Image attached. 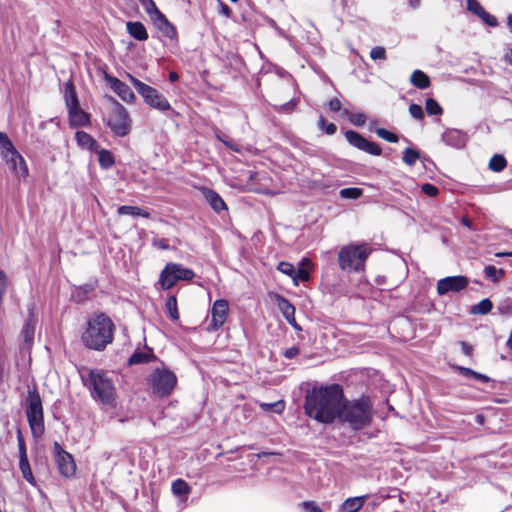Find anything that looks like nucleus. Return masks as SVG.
I'll list each match as a JSON object with an SVG mask.
<instances>
[{
    "instance_id": "f257e3e1",
    "label": "nucleus",
    "mask_w": 512,
    "mask_h": 512,
    "mask_svg": "<svg viewBox=\"0 0 512 512\" xmlns=\"http://www.w3.org/2000/svg\"><path fill=\"white\" fill-rule=\"evenodd\" d=\"M344 398L340 385L313 388L306 396L305 413L318 422L330 424L338 417Z\"/></svg>"
},
{
    "instance_id": "f03ea898",
    "label": "nucleus",
    "mask_w": 512,
    "mask_h": 512,
    "mask_svg": "<svg viewBox=\"0 0 512 512\" xmlns=\"http://www.w3.org/2000/svg\"><path fill=\"white\" fill-rule=\"evenodd\" d=\"M337 419L355 431L369 426L373 420V403L370 397L362 395L354 400L343 398Z\"/></svg>"
},
{
    "instance_id": "7ed1b4c3",
    "label": "nucleus",
    "mask_w": 512,
    "mask_h": 512,
    "mask_svg": "<svg viewBox=\"0 0 512 512\" xmlns=\"http://www.w3.org/2000/svg\"><path fill=\"white\" fill-rule=\"evenodd\" d=\"M114 324L104 313H94L87 321L82 335L83 344L92 350L102 351L113 341Z\"/></svg>"
},
{
    "instance_id": "20e7f679",
    "label": "nucleus",
    "mask_w": 512,
    "mask_h": 512,
    "mask_svg": "<svg viewBox=\"0 0 512 512\" xmlns=\"http://www.w3.org/2000/svg\"><path fill=\"white\" fill-rule=\"evenodd\" d=\"M91 396L107 406H115V387L108 374L101 370H90L87 378H83Z\"/></svg>"
},
{
    "instance_id": "39448f33",
    "label": "nucleus",
    "mask_w": 512,
    "mask_h": 512,
    "mask_svg": "<svg viewBox=\"0 0 512 512\" xmlns=\"http://www.w3.org/2000/svg\"><path fill=\"white\" fill-rule=\"evenodd\" d=\"M370 252L367 244L343 246L338 253L340 269L349 273L363 271Z\"/></svg>"
},
{
    "instance_id": "423d86ee",
    "label": "nucleus",
    "mask_w": 512,
    "mask_h": 512,
    "mask_svg": "<svg viewBox=\"0 0 512 512\" xmlns=\"http://www.w3.org/2000/svg\"><path fill=\"white\" fill-rule=\"evenodd\" d=\"M26 417L35 439H39L44 435V412L42 400L36 388L29 389L26 398Z\"/></svg>"
},
{
    "instance_id": "0eeeda50",
    "label": "nucleus",
    "mask_w": 512,
    "mask_h": 512,
    "mask_svg": "<svg viewBox=\"0 0 512 512\" xmlns=\"http://www.w3.org/2000/svg\"><path fill=\"white\" fill-rule=\"evenodd\" d=\"M64 100L68 111L69 123L72 127H83L90 123L89 114L81 109L78 96L72 81L65 83Z\"/></svg>"
},
{
    "instance_id": "6e6552de",
    "label": "nucleus",
    "mask_w": 512,
    "mask_h": 512,
    "mask_svg": "<svg viewBox=\"0 0 512 512\" xmlns=\"http://www.w3.org/2000/svg\"><path fill=\"white\" fill-rule=\"evenodd\" d=\"M195 277L193 270L181 264L169 262L160 273L159 284L163 290L171 289L178 281H191Z\"/></svg>"
},
{
    "instance_id": "1a4fd4ad",
    "label": "nucleus",
    "mask_w": 512,
    "mask_h": 512,
    "mask_svg": "<svg viewBox=\"0 0 512 512\" xmlns=\"http://www.w3.org/2000/svg\"><path fill=\"white\" fill-rule=\"evenodd\" d=\"M150 387L154 394L167 396L174 389L177 383L175 374L166 369H155L149 378Z\"/></svg>"
},
{
    "instance_id": "9d476101",
    "label": "nucleus",
    "mask_w": 512,
    "mask_h": 512,
    "mask_svg": "<svg viewBox=\"0 0 512 512\" xmlns=\"http://www.w3.org/2000/svg\"><path fill=\"white\" fill-rule=\"evenodd\" d=\"M131 82L137 92L144 98V101L151 107L159 111H167L171 108L168 100L155 88L141 82L133 76H130Z\"/></svg>"
},
{
    "instance_id": "9b49d317",
    "label": "nucleus",
    "mask_w": 512,
    "mask_h": 512,
    "mask_svg": "<svg viewBox=\"0 0 512 512\" xmlns=\"http://www.w3.org/2000/svg\"><path fill=\"white\" fill-rule=\"evenodd\" d=\"M107 125L117 136H125L129 133L131 125L127 110L116 100H113Z\"/></svg>"
},
{
    "instance_id": "f8f14e48",
    "label": "nucleus",
    "mask_w": 512,
    "mask_h": 512,
    "mask_svg": "<svg viewBox=\"0 0 512 512\" xmlns=\"http://www.w3.org/2000/svg\"><path fill=\"white\" fill-rule=\"evenodd\" d=\"M54 458L61 475L71 477L75 474L76 465L71 454L66 452L58 442H54Z\"/></svg>"
},
{
    "instance_id": "ddd939ff",
    "label": "nucleus",
    "mask_w": 512,
    "mask_h": 512,
    "mask_svg": "<svg viewBox=\"0 0 512 512\" xmlns=\"http://www.w3.org/2000/svg\"><path fill=\"white\" fill-rule=\"evenodd\" d=\"M210 313L211 321L207 329L208 331H217L225 324L227 320L229 314L228 301L225 299L216 300L212 305Z\"/></svg>"
},
{
    "instance_id": "4468645a",
    "label": "nucleus",
    "mask_w": 512,
    "mask_h": 512,
    "mask_svg": "<svg viewBox=\"0 0 512 512\" xmlns=\"http://www.w3.org/2000/svg\"><path fill=\"white\" fill-rule=\"evenodd\" d=\"M346 140L350 145L353 147L367 152L370 155L373 156H380L381 155V148L374 142H371L364 138L361 134H359L356 131L348 130L345 132Z\"/></svg>"
},
{
    "instance_id": "2eb2a0df",
    "label": "nucleus",
    "mask_w": 512,
    "mask_h": 512,
    "mask_svg": "<svg viewBox=\"0 0 512 512\" xmlns=\"http://www.w3.org/2000/svg\"><path fill=\"white\" fill-rule=\"evenodd\" d=\"M468 278L462 275L449 276L437 282V293L442 296L449 292H460L468 286Z\"/></svg>"
},
{
    "instance_id": "dca6fc26",
    "label": "nucleus",
    "mask_w": 512,
    "mask_h": 512,
    "mask_svg": "<svg viewBox=\"0 0 512 512\" xmlns=\"http://www.w3.org/2000/svg\"><path fill=\"white\" fill-rule=\"evenodd\" d=\"M105 80L111 90H113L123 101L127 103L134 101L135 95L127 84L108 74L105 75Z\"/></svg>"
},
{
    "instance_id": "f3484780",
    "label": "nucleus",
    "mask_w": 512,
    "mask_h": 512,
    "mask_svg": "<svg viewBox=\"0 0 512 512\" xmlns=\"http://www.w3.org/2000/svg\"><path fill=\"white\" fill-rule=\"evenodd\" d=\"M467 10L490 27H495L498 24L496 17L489 14L478 0H467Z\"/></svg>"
},
{
    "instance_id": "a211bd4d",
    "label": "nucleus",
    "mask_w": 512,
    "mask_h": 512,
    "mask_svg": "<svg viewBox=\"0 0 512 512\" xmlns=\"http://www.w3.org/2000/svg\"><path fill=\"white\" fill-rule=\"evenodd\" d=\"M442 140L446 145L456 149H461L465 147L467 143V135L458 129H447L442 134Z\"/></svg>"
},
{
    "instance_id": "6ab92c4d",
    "label": "nucleus",
    "mask_w": 512,
    "mask_h": 512,
    "mask_svg": "<svg viewBox=\"0 0 512 512\" xmlns=\"http://www.w3.org/2000/svg\"><path fill=\"white\" fill-rule=\"evenodd\" d=\"M156 29L162 34L163 37L174 40L176 38V29L172 23L169 22L167 17L161 13L151 20Z\"/></svg>"
},
{
    "instance_id": "aec40b11",
    "label": "nucleus",
    "mask_w": 512,
    "mask_h": 512,
    "mask_svg": "<svg viewBox=\"0 0 512 512\" xmlns=\"http://www.w3.org/2000/svg\"><path fill=\"white\" fill-rule=\"evenodd\" d=\"M0 151L4 160H24L4 132H0Z\"/></svg>"
},
{
    "instance_id": "412c9836",
    "label": "nucleus",
    "mask_w": 512,
    "mask_h": 512,
    "mask_svg": "<svg viewBox=\"0 0 512 512\" xmlns=\"http://www.w3.org/2000/svg\"><path fill=\"white\" fill-rule=\"evenodd\" d=\"M127 32L130 34L131 37L138 41H145L148 39V33L145 28V26L139 22H127L126 24Z\"/></svg>"
},
{
    "instance_id": "4be33fe9",
    "label": "nucleus",
    "mask_w": 512,
    "mask_h": 512,
    "mask_svg": "<svg viewBox=\"0 0 512 512\" xmlns=\"http://www.w3.org/2000/svg\"><path fill=\"white\" fill-rule=\"evenodd\" d=\"M203 194L205 199L215 212L220 213L221 211L227 209L225 202L216 192L209 189H205L203 191Z\"/></svg>"
},
{
    "instance_id": "5701e85b",
    "label": "nucleus",
    "mask_w": 512,
    "mask_h": 512,
    "mask_svg": "<svg viewBox=\"0 0 512 512\" xmlns=\"http://www.w3.org/2000/svg\"><path fill=\"white\" fill-rule=\"evenodd\" d=\"M367 498H368V495H363V496H359V497H352V498L346 499L341 506L342 512H357V511H359L363 507Z\"/></svg>"
},
{
    "instance_id": "b1692460",
    "label": "nucleus",
    "mask_w": 512,
    "mask_h": 512,
    "mask_svg": "<svg viewBox=\"0 0 512 512\" xmlns=\"http://www.w3.org/2000/svg\"><path fill=\"white\" fill-rule=\"evenodd\" d=\"M76 141L80 147L89 151H96L98 148L97 142L86 132L77 131L75 134Z\"/></svg>"
},
{
    "instance_id": "393cba45",
    "label": "nucleus",
    "mask_w": 512,
    "mask_h": 512,
    "mask_svg": "<svg viewBox=\"0 0 512 512\" xmlns=\"http://www.w3.org/2000/svg\"><path fill=\"white\" fill-rule=\"evenodd\" d=\"M118 215H130L132 217L149 218L150 212L138 206L122 205L117 209Z\"/></svg>"
},
{
    "instance_id": "a878e982",
    "label": "nucleus",
    "mask_w": 512,
    "mask_h": 512,
    "mask_svg": "<svg viewBox=\"0 0 512 512\" xmlns=\"http://www.w3.org/2000/svg\"><path fill=\"white\" fill-rule=\"evenodd\" d=\"M154 358L155 355L151 349H148L147 351H136L130 356L128 363L129 365L143 364L150 362Z\"/></svg>"
},
{
    "instance_id": "bb28decb",
    "label": "nucleus",
    "mask_w": 512,
    "mask_h": 512,
    "mask_svg": "<svg viewBox=\"0 0 512 512\" xmlns=\"http://www.w3.org/2000/svg\"><path fill=\"white\" fill-rule=\"evenodd\" d=\"M454 369L461 374L462 376L466 378H473L476 381H479L481 383H488L490 381V378L482 373L476 372L472 370L471 368L463 367V366H455Z\"/></svg>"
},
{
    "instance_id": "cd10ccee",
    "label": "nucleus",
    "mask_w": 512,
    "mask_h": 512,
    "mask_svg": "<svg viewBox=\"0 0 512 512\" xmlns=\"http://www.w3.org/2000/svg\"><path fill=\"white\" fill-rule=\"evenodd\" d=\"M412 85L419 89H426L430 86L429 77L421 70H415L410 76Z\"/></svg>"
},
{
    "instance_id": "c85d7f7f",
    "label": "nucleus",
    "mask_w": 512,
    "mask_h": 512,
    "mask_svg": "<svg viewBox=\"0 0 512 512\" xmlns=\"http://www.w3.org/2000/svg\"><path fill=\"white\" fill-rule=\"evenodd\" d=\"M310 265V260L307 258H303L300 262V267L296 270L295 274L292 277L295 284L298 283V281H307L309 279V272L306 269L307 266Z\"/></svg>"
},
{
    "instance_id": "c756f323",
    "label": "nucleus",
    "mask_w": 512,
    "mask_h": 512,
    "mask_svg": "<svg viewBox=\"0 0 512 512\" xmlns=\"http://www.w3.org/2000/svg\"><path fill=\"white\" fill-rule=\"evenodd\" d=\"M19 468L23 478L32 485H35V478L30 467L28 457L19 458Z\"/></svg>"
},
{
    "instance_id": "7c9ffc66",
    "label": "nucleus",
    "mask_w": 512,
    "mask_h": 512,
    "mask_svg": "<svg viewBox=\"0 0 512 512\" xmlns=\"http://www.w3.org/2000/svg\"><path fill=\"white\" fill-rule=\"evenodd\" d=\"M492 308L493 303L491 302V300L485 298L476 305L472 306L471 313L474 315H486L492 310Z\"/></svg>"
},
{
    "instance_id": "2f4dec72",
    "label": "nucleus",
    "mask_w": 512,
    "mask_h": 512,
    "mask_svg": "<svg viewBox=\"0 0 512 512\" xmlns=\"http://www.w3.org/2000/svg\"><path fill=\"white\" fill-rule=\"evenodd\" d=\"M277 304L285 319L295 315V307L283 296H277Z\"/></svg>"
},
{
    "instance_id": "473e14b6",
    "label": "nucleus",
    "mask_w": 512,
    "mask_h": 512,
    "mask_svg": "<svg viewBox=\"0 0 512 512\" xmlns=\"http://www.w3.org/2000/svg\"><path fill=\"white\" fill-rule=\"evenodd\" d=\"M484 274L488 279L496 283L504 277L505 271L503 269H498L493 265H488L484 268Z\"/></svg>"
},
{
    "instance_id": "72a5a7b5",
    "label": "nucleus",
    "mask_w": 512,
    "mask_h": 512,
    "mask_svg": "<svg viewBox=\"0 0 512 512\" xmlns=\"http://www.w3.org/2000/svg\"><path fill=\"white\" fill-rule=\"evenodd\" d=\"M343 115H345L348 118V120L355 126H363L366 123V116L363 113H354L350 112L347 109H344Z\"/></svg>"
},
{
    "instance_id": "f704fd0d",
    "label": "nucleus",
    "mask_w": 512,
    "mask_h": 512,
    "mask_svg": "<svg viewBox=\"0 0 512 512\" xmlns=\"http://www.w3.org/2000/svg\"><path fill=\"white\" fill-rule=\"evenodd\" d=\"M425 110L430 116H439L443 113V108L433 98H428L425 102Z\"/></svg>"
},
{
    "instance_id": "c9c22d12",
    "label": "nucleus",
    "mask_w": 512,
    "mask_h": 512,
    "mask_svg": "<svg viewBox=\"0 0 512 512\" xmlns=\"http://www.w3.org/2000/svg\"><path fill=\"white\" fill-rule=\"evenodd\" d=\"M165 306L170 318L174 321H177L179 319L177 298L173 295L169 296Z\"/></svg>"
},
{
    "instance_id": "e433bc0d",
    "label": "nucleus",
    "mask_w": 512,
    "mask_h": 512,
    "mask_svg": "<svg viewBox=\"0 0 512 512\" xmlns=\"http://www.w3.org/2000/svg\"><path fill=\"white\" fill-rule=\"evenodd\" d=\"M172 492L177 496L187 495L190 492L189 485L182 479H177L172 483Z\"/></svg>"
},
{
    "instance_id": "4c0bfd02",
    "label": "nucleus",
    "mask_w": 512,
    "mask_h": 512,
    "mask_svg": "<svg viewBox=\"0 0 512 512\" xmlns=\"http://www.w3.org/2000/svg\"><path fill=\"white\" fill-rule=\"evenodd\" d=\"M260 407L263 411H267V412L272 411L277 414H280L283 412V410L285 408V403L282 400L276 401L273 403H260Z\"/></svg>"
},
{
    "instance_id": "58836bf2",
    "label": "nucleus",
    "mask_w": 512,
    "mask_h": 512,
    "mask_svg": "<svg viewBox=\"0 0 512 512\" xmlns=\"http://www.w3.org/2000/svg\"><path fill=\"white\" fill-rule=\"evenodd\" d=\"M363 191L360 188L350 187L341 189L339 195L343 199H358L362 195Z\"/></svg>"
},
{
    "instance_id": "ea45409f",
    "label": "nucleus",
    "mask_w": 512,
    "mask_h": 512,
    "mask_svg": "<svg viewBox=\"0 0 512 512\" xmlns=\"http://www.w3.org/2000/svg\"><path fill=\"white\" fill-rule=\"evenodd\" d=\"M145 12L148 14L150 20L161 14L162 12L157 8L153 0H147L141 4Z\"/></svg>"
},
{
    "instance_id": "a19ab883",
    "label": "nucleus",
    "mask_w": 512,
    "mask_h": 512,
    "mask_svg": "<svg viewBox=\"0 0 512 512\" xmlns=\"http://www.w3.org/2000/svg\"><path fill=\"white\" fill-rule=\"evenodd\" d=\"M11 169L19 178H26L28 175V167L26 162H11Z\"/></svg>"
},
{
    "instance_id": "79ce46f5",
    "label": "nucleus",
    "mask_w": 512,
    "mask_h": 512,
    "mask_svg": "<svg viewBox=\"0 0 512 512\" xmlns=\"http://www.w3.org/2000/svg\"><path fill=\"white\" fill-rule=\"evenodd\" d=\"M375 132L377 136L388 142L395 143L398 141V136L395 133L388 131L384 128H377Z\"/></svg>"
},
{
    "instance_id": "37998d69",
    "label": "nucleus",
    "mask_w": 512,
    "mask_h": 512,
    "mask_svg": "<svg viewBox=\"0 0 512 512\" xmlns=\"http://www.w3.org/2000/svg\"><path fill=\"white\" fill-rule=\"evenodd\" d=\"M422 153L420 150L409 147L404 150L403 158L402 160L408 161V160H418L422 158Z\"/></svg>"
},
{
    "instance_id": "c03bdc74",
    "label": "nucleus",
    "mask_w": 512,
    "mask_h": 512,
    "mask_svg": "<svg viewBox=\"0 0 512 512\" xmlns=\"http://www.w3.org/2000/svg\"><path fill=\"white\" fill-rule=\"evenodd\" d=\"M409 113L411 117L414 118L415 120L421 121L424 119V111L422 107L418 104H411L409 106Z\"/></svg>"
},
{
    "instance_id": "a18cd8bd",
    "label": "nucleus",
    "mask_w": 512,
    "mask_h": 512,
    "mask_svg": "<svg viewBox=\"0 0 512 512\" xmlns=\"http://www.w3.org/2000/svg\"><path fill=\"white\" fill-rule=\"evenodd\" d=\"M278 270L280 272H282L283 274L290 276L291 278L295 274V267L291 263L286 262V261H281L278 264Z\"/></svg>"
},
{
    "instance_id": "49530a36",
    "label": "nucleus",
    "mask_w": 512,
    "mask_h": 512,
    "mask_svg": "<svg viewBox=\"0 0 512 512\" xmlns=\"http://www.w3.org/2000/svg\"><path fill=\"white\" fill-rule=\"evenodd\" d=\"M17 442H18L19 458L28 457L24 437L20 430H17Z\"/></svg>"
},
{
    "instance_id": "de8ad7c7",
    "label": "nucleus",
    "mask_w": 512,
    "mask_h": 512,
    "mask_svg": "<svg viewBox=\"0 0 512 512\" xmlns=\"http://www.w3.org/2000/svg\"><path fill=\"white\" fill-rule=\"evenodd\" d=\"M319 127L328 135H333L337 130V127L335 124H333V123L327 124L325 119L322 116L319 118Z\"/></svg>"
},
{
    "instance_id": "09e8293b",
    "label": "nucleus",
    "mask_w": 512,
    "mask_h": 512,
    "mask_svg": "<svg viewBox=\"0 0 512 512\" xmlns=\"http://www.w3.org/2000/svg\"><path fill=\"white\" fill-rule=\"evenodd\" d=\"M370 57L373 60L385 59L386 58V50L381 46H376L371 49Z\"/></svg>"
},
{
    "instance_id": "8fccbe9b",
    "label": "nucleus",
    "mask_w": 512,
    "mask_h": 512,
    "mask_svg": "<svg viewBox=\"0 0 512 512\" xmlns=\"http://www.w3.org/2000/svg\"><path fill=\"white\" fill-rule=\"evenodd\" d=\"M421 191L426 194L427 196H430V197H435L438 195L439 193V190L436 186L432 185V184H429V183H425L421 186Z\"/></svg>"
},
{
    "instance_id": "3c124183",
    "label": "nucleus",
    "mask_w": 512,
    "mask_h": 512,
    "mask_svg": "<svg viewBox=\"0 0 512 512\" xmlns=\"http://www.w3.org/2000/svg\"><path fill=\"white\" fill-rule=\"evenodd\" d=\"M152 245L160 250H169L170 249L168 240L165 238H157V237L153 238Z\"/></svg>"
},
{
    "instance_id": "603ef678",
    "label": "nucleus",
    "mask_w": 512,
    "mask_h": 512,
    "mask_svg": "<svg viewBox=\"0 0 512 512\" xmlns=\"http://www.w3.org/2000/svg\"><path fill=\"white\" fill-rule=\"evenodd\" d=\"M301 506L306 512H323L322 509L314 501L302 502Z\"/></svg>"
},
{
    "instance_id": "864d4df0",
    "label": "nucleus",
    "mask_w": 512,
    "mask_h": 512,
    "mask_svg": "<svg viewBox=\"0 0 512 512\" xmlns=\"http://www.w3.org/2000/svg\"><path fill=\"white\" fill-rule=\"evenodd\" d=\"M23 334H24V339H25V342H30L33 340V336H34V328L33 326L31 325L30 322H27L25 325H24V328H23Z\"/></svg>"
},
{
    "instance_id": "5fc2aeb1",
    "label": "nucleus",
    "mask_w": 512,
    "mask_h": 512,
    "mask_svg": "<svg viewBox=\"0 0 512 512\" xmlns=\"http://www.w3.org/2000/svg\"><path fill=\"white\" fill-rule=\"evenodd\" d=\"M507 162H489V168L494 172H501L506 167Z\"/></svg>"
},
{
    "instance_id": "6e6d98bb",
    "label": "nucleus",
    "mask_w": 512,
    "mask_h": 512,
    "mask_svg": "<svg viewBox=\"0 0 512 512\" xmlns=\"http://www.w3.org/2000/svg\"><path fill=\"white\" fill-rule=\"evenodd\" d=\"M328 105L331 111L337 112L341 110V102L338 98L331 99Z\"/></svg>"
},
{
    "instance_id": "4d7b16f0",
    "label": "nucleus",
    "mask_w": 512,
    "mask_h": 512,
    "mask_svg": "<svg viewBox=\"0 0 512 512\" xmlns=\"http://www.w3.org/2000/svg\"><path fill=\"white\" fill-rule=\"evenodd\" d=\"M298 354H299V349L297 347H290V348L286 349L284 352V356L287 359H292V358L296 357Z\"/></svg>"
},
{
    "instance_id": "13d9d810",
    "label": "nucleus",
    "mask_w": 512,
    "mask_h": 512,
    "mask_svg": "<svg viewBox=\"0 0 512 512\" xmlns=\"http://www.w3.org/2000/svg\"><path fill=\"white\" fill-rule=\"evenodd\" d=\"M460 345H461L462 352L466 356H469V357L472 356L473 348L470 344H468L467 342L461 341Z\"/></svg>"
},
{
    "instance_id": "bf43d9fd",
    "label": "nucleus",
    "mask_w": 512,
    "mask_h": 512,
    "mask_svg": "<svg viewBox=\"0 0 512 512\" xmlns=\"http://www.w3.org/2000/svg\"><path fill=\"white\" fill-rule=\"evenodd\" d=\"M296 104V100L292 99L286 102L285 104L281 105L280 110L285 112L291 111L296 106Z\"/></svg>"
},
{
    "instance_id": "052dcab7",
    "label": "nucleus",
    "mask_w": 512,
    "mask_h": 512,
    "mask_svg": "<svg viewBox=\"0 0 512 512\" xmlns=\"http://www.w3.org/2000/svg\"><path fill=\"white\" fill-rule=\"evenodd\" d=\"M286 320L295 330H298V331L302 330L300 325L296 322L295 315L289 316L288 318H286Z\"/></svg>"
},
{
    "instance_id": "680f3d73",
    "label": "nucleus",
    "mask_w": 512,
    "mask_h": 512,
    "mask_svg": "<svg viewBox=\"0 0 512 512\" xmlns=\"http://www.w3.org/2000/svg\"><path fill=\"white\" fill-rule=\"evenodd\" d=\"M98 160L104 161V160H112L111 159V153L106 150H101L98 152Z\"/></svg>"
},
{
    "instance_id": "e2e57ef3",
    "label": "nucleus",
    "mask_w": 512,
    "mask_h": 512,
    "mask_svg": "<svg viewBox=\"0 0 512 512\" xmlns=\"http://www.w3.org/2000/svg\"><path fill=\"white\" fill-rule=\"evenodd\" d=\"M462 224L464 226H466L467 228L471 229V230H475V228L473 227V222L471 219H469L468 217H463L462 220H461Z\"/></svg>"
},
{
    "instance_id": "0e129e2a",
    "label": "nucleus",
    "mask_w": 512,
    "mask_h": 512,
    "mask_svg": "<svg viewBox=\"0 0 512 512\" xmlns=\"http://www.w3.org/2000/svg\"><path fill=\"white\" fill-rule=\"evenodd\" d=\"M504 61L510 65H512V47L508 49V51L504 55Z\"/></svg>"
},
{
    "instance_id": "69168bd1",
    "label": "nucleus",
    "mask_w": 512,
    "mask_h": 512,
    "mask_svg": "<svg viewBox=\"0 0 512 512\" xmlns=\"http://www.w3.org/2000/svg\"><path fill=\"white\" fill-rule=\"evenodd\" d=\"M222 142L229 148H231L232 150H235L237 151V148L235 147V145L232 143V141L230 140V138L227 136V138H225V140H222Z\"/></svg>"
},
{
    "instance_id": "338daca9",
    "label": "nucleus",
    "mask_w": 512,
    "mask_h": 512,
    "mask_svg": "<svg viewBox=\"0 0 512 512\" xmlns=\"http://www.w3.org/2000/svg\"><path fill=\"white\" fill-rule=\"evenodd\" d=\"M221 13L224 14L225 16L229 17L230 13H231V10H230V8L227 5L222 4L221 5Z\"/></svg>"
},
{
    "instance_id": "774afa93",
    "label": "nucleus",
    "mask_w": 512,
    "mask_h": 512,
    "mask_svg": "<svg viewBox=\"0 0 512 512\" xmlns=\"http://www.w3.org/2000/svg\"><path fill=\"white\" fill-rule=\"evenodd\" d=\"M506 346L509 348V350L512 351V331L510 332V335L507 339Z\"/></svg>"
}]
</instances>
